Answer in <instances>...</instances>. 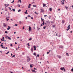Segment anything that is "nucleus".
Listing matches in <instances>:
<instances>
[{
	"label": "nucleus",
	"instance_id": "1",
	"mask_svg": "<svg viewBox=\"0 0 73 73\" xmlns=\"http://www.w3.org/2000/svg\"><path fill=\"white\" fill-rule=\"evenodd\" d=\"M67 28L68 29H66V31H69L70 28V25H68V26L67 27Z\"/></svg>",
	"mask_w": 73,
	"mask_h": 73
},
{
	"label": "nucleus",
	"instance_id": "2",
	"mask_svg": "<svg viewBox=\"0 0 73 73\" xmlns=\"http://www.w3.org/2000/svg\"><path fill=\"white\" fill-rule=\"evenodd\" d=\"M31 61V58H30L28 57V58H27V62H29Z\"/></svg>",
	"mask_w": 73,
	"mask_h": 73
},
{
	"label": "nucleus",
	"instance_id": "3",
	"mask_svg": "<svg viewBox=\"0 0 73 73\" xmlns=\"http://www.w3.org/2000/svg\"><path fill=\"white\" fill-rule=\"evenodd\" d=\"M29 31H31V27L29 26Z\"/></svg>",
	"mask_w": 73,
	"mask_h": 73
},
{
	"label": "nucleus",
	"instance_id": "4",
	"mask_svg": "<svg viewBox=\"0 0 73 73\" xmlns=\"http://www.w3.org/2000/svg\"><path fill=\"white\" fill-rule=\"evenodd\" d=\"M5 5L6 7H7L8 6H9V4H5Z\"/></svg>",
	"mask_w": 73,
	"mask_h": 73
},
{
	"label": "nucleus",
	"instance_id": "5",
	"mask_svg": "<svg viewBox=\"0 0 73 73\" xmlns=\"http://www.w3.org/2000/svg\"><path fill=\"white\" fill-rule=\"evenodd\" d=\"M8 28L7 29V30H9V29H11V28H10V27H9V26H8Z\"/></svg>",
	"mask_w": 73,
	"mask_h": 73
},
{
	"label": "nucleus",
	"instance_id": "6",
	"mask_svg": "<svg viewBox=\"0 0 73 73\" xmlns=\"http://www.w3.org/2000/svg\"><path fill=\"white\" fill-rule=\"evenodd\" d=\"M6 19H7V21H8V20H9V19H7V18H9V17H6Z\"/></svg>",
	"mask_w": 73,
	"mask_h": 73
},
{
	"label": "nucleus",
	"instance_id": "7",
	"mask_svg": "<svg viewBox=\"0 0 73 73\" xmlns=\"http://www.w3.org/2000/svg\"><path fill=\"white\" fill-rule=\"evenodd\" d=\"M3 27H7V25L5 24L4 23L3 24Z\"/></svg>",
	"mask_w": 73,
	"mask_h": 73
},
{
	"label": "nucleus",
	"instance_id": "8",
	"mask_svg": "<svg viewBox=\"0 0 73 73\" xmlns=\"http://www.w3.org/2000/svg\"><path fill=\"white\" fill-rule=\"evenodd\" d=\"M61 2L63 4H64V0H63L61 1Z\"/></svg>",
	"mask_w": 73,
	"mask_h": 73
},
{
	"label": "nucleus",
	"instance_id": "9",
	"mask_svg": "<svg viewBox=\"0 0 73 73\" xmlns=\"http://www.w3.org/2000/svg\"><path fill=\"white\" fill-rule=\"evenodd\" d=\"M58 57V58H61V56H57Z\"/></svg>",
	"mask_w": 73,
	"mask_h": 73
},
{
	"label": "nucleus",
	"instance_id": "10",
	"mask_svg": "<svg viewBox=\"0 0 73 73\" xmlns=\"http://www.w3.org/2000/svg\"><path fill=\"white\" fill-rule=\"evenodd\" d=\"M34 50H36V48L35 46H34Z\"/></svg>",
	"mask_w": 73,
	"mask_h": 73
},
{
	"label": "nucleus",
	"instance_id": "11",
	"mask_svg": "<svg viewBox=\"0 0 73 73\" xmlns=\"http://www.w3.org/2000/svg\"><path fill=\"white\" fill-rule=\"evenodd\" d=\"M31 4H29V6H28V8H30V7H31Z\"/></svg>",
	"mask_w": 73,
	"mask_h": 73
},
{
	"label": "nucleus",
	"instance_id": "12",
	"mask_svg": "<svg viewBox=\"0 0 73 73\" xmlns=\"http://www.w3.org/2000/svg\"><path fill=\"white\" fill-rule=\"evenodd\" d=\"M41 12H44V10L43 9H41Z\"/></svg>",
	"mask_w": 73,
	"mask_h": 73
},
{
	"label": "nucleus",
	"instance_id": "13",
	"mask_svg": "<svg viewBox=\"0 0 73 73\" xmlns=\"http://www.w3.org/2000/svg\"><path fill=\"white\" fill-rule=\"evenodd\" d=\"M31 50L32 52H33V48H31Z\"/></svg>",
	"mask_w": 73,
	"mask_h": 73
},
{
	"label": "nucleus",
	"instance_id": "14",
	"mask_svg": "<svg viewBox=\"0 0 73 73\" xmlns=\"http://www.w3.org/2000/svg\"><path fill=\"white\" fill-rule=\"evenodd\" d=\"M45 6H46V4L44 3L43 4V7H44Z\"/></svg>",
	"mask_w": 73,
	"mask_h": 73
},
{
	"label": "nucleus",
	"instance_id": "15",
	"mask_svg": "<svg viewBox=\"0 0 73 73\" xmlns=\"http://www.w3.org/2000/svg\"><path fill=\"white\" fill-rule=\"evenodd\" d=\"M32 71L33 72H35V73L36 72V71H35V70H32Z\"/></svg>",
	"mask_w": 73,
	"mask_h": 73
},
{
	"label": "nucleus",
	"instance_id": "16",
	"mask_svg": "<svg viewBox=\"0 0 73 73\" xmlns=\"http://www.w3.org/2000/svg\"><path fill=\"white\" fill-rule=\"evenodd\" d=\"M63 48V46H61L59 48Z\"/></svg>",
	"mask_w": 73,
	"mask_h": 73
},
{
	"label": "nucleus",
	"instance_id": "17",
	"mask_svg": "<svg viewBox=\"0 0 73 73\" xmlns=\"http://www.w3.org/2000/svg\"><path fill=\"white\" fill-rule=\"evenodd\" d=\"M39 56H40V55H39V54H38L37 55V56H36V58H37V57H39Z\"/></svg>",
	"mask_w": 73,
	"mask_h": 73
},
{
	"label": "nucleus",
	"instance_id": "18",
	"mask_svg": "<svg viewBox=\"0 0 73 73\" xmlns=\"http://www.w3.org/2000/svg\"><path fill=\"white\" fill-rule=\"evenodd\" d=\"M47 22L48 24H50V22H49V21H48Z\"/></svg>",
	"mask_w": 73,
	"mask_h": 73
},
{
	"label": "nucleus",
	"instance_id": "19",
	"mask_svg": "<svg viewBox=\"0 0 73 73\" xmlns=\"http://www.w3.org/2000/svg\"><path fill=\"white\" fill-rule=\"evenodd\" d=\"M19 23L20 24H21L22 23V22H21V21L19 22Z\"/></svg>",
	"mask_w": 73,
	"mask_h": 73
},
{
	"label": "nucleus",
	"instance_id": "20",
	"mask_svg": "<svg viewBox=\"0 0 73 73\" xmlns=\"http://www.w3.org/2000/svg\"><path fill=\"white\" fill-rule=\"evenodd\" d=\"M33 55H34V56H36V53H35V52H34L33 54Z\"/></svg>",
	"mask_w": 73,
	"mask_h": 73
},
{
	"label": "nucleus",
	"instance_id": "21",
	"mask_svg": "<svg viewBox=\"0 0 73 73\" xmlns=\"http://www.w3.org/2000/svg\"><path fill=\"white\" fill-rule=\"evenodd\" d=\"M60 69L61 70H64V68H60Z\"/></svg>",
	"mask_w": 73,
	"mask_h": 73
},
{
	"label": "nucleus",
	"instance_id": "22",
	"mask_svg": "<svg viewBox=\"0 0 73 73\" xmlns=\"http://www.w3.org/2000/svg\"><path fill=\"white\" fill-rule=\"evenodd\" d=\"M52 8H50L49 9L50 11L51 12V11H52Z\"/></svg>",
	"mask_w": 73,
	"mask_h": 73
},
{
	"label": "nucleus",
	"instance_id": "23",
	"mask_svg": "<svg viewBox=\"0 0 73 73\" xmlns=\"http://www.w3.org/2000/svg\"><path fill=\"white\" fill-rule=\"evenodd\" d=\"M13 12H15V9H13H13L12 10H11V11H13Z\"/></svg>",
	"mask_w": 73,
	"mask_h": 73
},
{
	"label": "nucleus",
	"instance_id": "24",
	"mask_svg": "<svg viewBox=\"0 0 73 73\" xmlns=\"http://www.w3.org/2000/svg\"><path fill=\"white\" fill-rule=\"evenodd\" d=\"M8 38L9 40H11V38L9 37H8Z\"/></svg>",
	"mask_w": 73,
	"mask_h": 73
},
{
	"label": "nucleus",
	"instance_id": "25",
	"mask_svg": "<svg viewBox=\"0 0 73 73\" xmlns=\"http://www.w3.org/2000/svg\"><path fill=\"white\" fill-rule=\"evenodd\" d=\"M9 53V51H8V52H7L6 53V54H8V53Z\"/></svg>",
	"mask_w": 73,
	"mask_h": 73
},
{
	"label": "nucleus",
	"instance_id": "26",
	"mask_svg": "<svg viewBox=\"0 0 73 73\" xmlns=\"http://www.w3.org/2000/svg\"><path fill=\"white\" fill-rule=\"evenodd\" d=\"M43 28V29H45V28H46V26H45Z\"/></svg>",
	"mask_w": 73,
	"mask_h": 73
},
{
	"label": "nucleus",
	"instance_id": "27",
	"mask_svg": "<svg viewBox=\"0 0 73 73\" xmlns=\"http://www.w3.org/2000/svg\"><path fill=\"white\" fill-rule=\"evenodd\" d=\"M66 55H67L68 56H69V54H68V53L66 52Z\"/></svg>",
	"mask_w": 73,
	"mask_h": 73
},
{
	"label": "nucleus",
	"instance_id": "28",
	"mask_svg": "<svg viewBox=\"0 0 73 73\" xmlns=\"http://www.w3.org/2000/svg\"><path fill=\"white\" fill-rule=\"evenodd\" d=\"M21 11V9H19V10L18 11V12H20Z\"/></svg>",
	"mask_w": 73,
	"mask_h": 73
},
{
	"label": "nucleus",
	"instance_id": "29",
	"mask_svg": "<svg viewBox=\"0 0 73 73\" xmlns=\"http://www.w3.org/2000/svg\"><path fill=\"white\" fill-rule=\"evenodd\" d=\"M62 22L63 23H64V20H62Z\"/></svg>",
	"mask_w": 73,
	"mask_h": 73
},
{
	"label": "nucleus",
	"instance_id": "30",
	"mask_svg": "<svg viewBox=\"0 0 73 73\" xmlns=\"http://www.w3.org/2000/svg\"><path fill=\"white\" fill-rule=\"evenodd\" d=\"M44 21H43V23H42V24H43V25H44Z\"/></svg>",
	"mask_w": 73,
	"mask_h": 73
},
{
	"label": "nucleus",
	"instance_id": "31",
	"mask_svg": "<svg viewBox=\"0 0 73 73\" xmlns=\"http://www.w3.org/2000/svg\"><path fill=\"white\" fill-rule=\"evenodd\" d=\"M41 20H42V21H44V19H42V18H41Z\"/></svg>",
	"mask_w": 73,
	"mask_h": 73
},
{
	"label": "nucleus",
	"instance_id": "32",
	"mask_svg": "<svg viewBox=\"0 0 73 73\" xmlns=\"http://www.w3.org/2000/svg\"><path fill=\"white\" fill-rule=\"evenodd\" d=\"M5 33H8V31H5Z\"/></svg>",
	"mask_w": 73,
	"mask_h": 73
},
{
	"label": "nucleus",
	"instance_id": "33",
	"mask_svg": "<svg viewBox=\"0 0 73 73\" xmlns=\"http://www.w3.org/2000/svg\"><path fill=\"white\" fill-rule=\"evenodd\" d=\"M32 38H30L29 39V40H32Z\"/></svg>",
	"mask_w": 73,
	"mask_h": 73
},
{
	"label": "nucleus",
	"instance_id": "34",
	"mask_svg": "<svg viewBox=\"0 0 73 73\" xmlns=\"http://www.w3.org/2000/svg\"><path fill=\"white\" fill-rule=\"evenodd\" d=\"M18 6L19 7H20V5L18 4Z\"/></svg>",
	"mask_w": 73,
	"mask_h": 73
},
{
	"label": "nucleus",
	"instance_id": "35",
	"mask_svg": "<svg viewBox=\"0 0 73 73\" xmlns=\"http://www.w3.org/2000/svg\"><path fill=\"white\" fill-rule=\"evenodd\" d=\"M32 64H31L30 66V67L31 68H32Z\"/></svg>",
	"mask_w": 73,
	"mask_h": 73
},
{
	"label": "nucleus",
	"instance_id": "36",
	"mask_svg": "<svg viewBox=\"0 0 73 73\" xmlns=\"http://www.w3.org/2000/svg\"><path fill=\"white\" fill-rule=\"evenodd\" d=\"M33 7H36V5H33Z\"/></svg>",
	"mask_w": 73,
	"mask_h": 73
},
{
	"label": "nucleus",
	"instance_id": "37",
	"mask_svg": "<svg viewBox=\"0 0 73 73\" xmlns=\"http://www.w3.org/2000/svg\"><path fill=\"white\" fill-rule=\"evenodd\" d=\"M25 14H28L27 12H26V11L25 12Z\"/></svg>",
	"mask_w": 73,
	"mask_h": 73
},
{
	"label": "nucleus",
	"instance_id": "38",
	"mask_svg": "<svg viewBox=\"0 0 73 73\" xmlns=\"http://www.w3.org/2000/svg\"><path fill=\"white\" fill-rule=\"evenodd\" d=\"M12 57H15V55H13V56H12Z\"/></svg>",
	"mask_w": 73,
	"mask_h": 73
},
{
	"label": "nucleus",
	"instance_id": "39",
	"mask_svg": "<svg viewBox=\"0 0 73 73\" xmlns=\"http://www.w3.org/2000/svg\"><path fill=\"white\" fill-rule=\"evenodd\" d=\"M18 2H19V1H20V3H21V0H19L18 1Z\"/></svg>",
	"mask_w": 73,
	"mask_h": 73
},
{
	"label": "nucleus",
	"instance_id": "40",
	"mask_svg": "<svg viewBox=\"0 0 73 73\" xmlns=\"http://www.w3.org/2000/svg\"><path fill=\"white\" fill-rule=\"evenodd\" d=\"M52 27H53V28H54V27H55V26L54 25H53L52 26Z\"/></svg>",
	"mask_w": 73,
	"mask_h": 73
},
{
	"label": "nucleus",
	"instance_id": "41",
	"mask_svg": "<svg viewBox=\"0 0 73 73\" xmlns=\"http://www.w3.org/2000/svg\"><path fill=\"white\" fill-rule=\"evenodd\" d=\"M71 72H73V68H72L71 70Z\"/></svg>",
	"mask_w": 73,
	"mask_h": 73
},
{
	"label": "nucleus",
	"instance_id": "42",
	"mask_svg": "<svg viewBox=\"0 0 73 73\" xmlns=\"http://www.w3.org/2000/svg\"><path fill=\"white\" fill-rule=\"evenodd\" d=\"M8 36H6V37H5V38H8Z\"/></svg>",
	"mask_w": 73,
	"mask_h": 73
},
{
	"label": "nucleus",
	"instance_id": "43",
	"mask_svg": "<svg viewBox=\"0 0 73 73\" xmlns=\"http://www.w3.org/2000/svg\"><path fill=\"white\" fill-rule=\"evenodd\" d=\"M27 45H28V46H30V45H29V43H28L27 44Z\"/></svg>",
	"mask_w": 73,
	"mask_h": 73
},
{
	"label": "nucleus",
	"instance_id": "44",
	"mask_svg": "<svg viewBox=\"0 0 73 73\" xmlns=\"http://www.w3.org/2000/svg\"><path fill=\"white\" fill-rule=\"evenodd\" d=\"M47 16V15H44V17H46Z\"/></svg>",
	"mask_w": 73,
	"mask_h": 73
},
{
	"label": "nucleus",
	"instance_id": "45",
	"mask_svg": "<svg viewBox=\"0 0 73 73\" xmlns=\"http://www.w3.org/2000/svg\"><path fill=\"white\" fill-rule=\"evenodd\" d=\"M3 46V44H1V45H0V46H1V47Z\"/></svg>",
	"mask_w": 73,
	"mask_h": 73
},
{
	"label": "nucleus",
	"instance_id": "46",
	"mask_svg": "<svg viewBox=\"0 0 73 73\" xmlns=\"http://www.w3.org/2000/svg\"><path fill=\"white\" fill-rule=\"evenodd\" d=\"M35 13L37 15V14H38L37 13H36V12H35Z\"/></svg>",
	"mask_w": 73,
	"mask_h": 73
},
{
	"label": "nucleus",
	"instance_id": "47",
	"mask_svg": "<svg viewBox=\"0 0 73 73\" xmlns=\"http://www.w3.org/2000/svg\"><path fill=\"white\" fill-rule=\"evenodd\" d=\"M65 8H66V9H68V7H66V6L65 7Z\"/></svg>",
	"mask_w": 73,
	"mask_h": 73
},
{
	"label": "nucleus",
	"instance_id": "48",
	"mask_svg": "<svg viewBox=\"0 0 73 73\" xmlns=\"http://www.w3.org/2000/svg\"><path fill=\"white\" fill-rule=\"evenodd\" d=\"M47 54H49V52H47Z\"/></svg>",
	"mask_w": 73,
	"mask_h": 73
},
{
	"label": "nucleus",
	"instance_id": "49",
	"mask_svg": "<svg viewBox=\"0 0 73 73\" xmlns=\"http://www.w3.org/2000/svg\"><path fill=\"white\" fill-rule=\"evenodd\" d=\"M14 3V0H13L12 2H11V3Z\"/></svg>",
	"mask_w": 73,
	"mask_h": 73
},
{
	"label": "nucleus",
	"instance_id": "50",
	"mask_svg": "<svg viewBox=\"0 0 73 73\" xmlns=\"http://www.w3.org/2000/svg\"><path fill=\"white\" fill-rule=\"evenodd\" d=\"M31 17V19H33V17Z\"/></svg>",
	"mask_w": 73,
	"mask_h": 73
},
{
	"label": "nucleus",
	"instance_id": "51",
	"mask_svg": "<svg viewBox=\"0 0 73 73\" xmlns=\"http://www.w3.org/2000/svg\"><path fill=\"white\" fill-rule=\"evenodd\" d=\"M15 26H17L18 25L17 24H15Z\"/></svg>",
	"mask_w": 73,
	"mask_h": 73
},
{
	"label": "nucleus",
	"instance_id": "52",
	"mask_svg": "<svg viewBox=\"0 0 73 73\" xmlns=\"http://www.w3.org/2000/svg\"><path fill=\"white\" fill-rule=\"evenodd\" d=\"M3 49H5V48L4 46L3 47Z\"/></svg>",
	"mask_w": 73,
	"mask_h": 73
},
{
	"label": "nucleus",
	"instance_id": "53",
	"mask_svg": "<svg viewBox=\"0 0 73 73\" xmlns=\"http://www.w3.org/2000/svg\"><path fill=\"white\" fill-rule=\"evenodd\" d=\"M13 54H11V56H13Z\"/></svg>",
	"mask_w": 73,
	"mask_h": 73
},
{
	"label": "nucleus",
	"instance_id": "54",
	"mask_svg": "<svg viewBox=\"0 0 73 73\" xmlns=\"http://www.w3.org/2000/svg\"><path fill=\"white\" fill-rule=\"evenodd\" d=\"M60 36H61V35H59L58 36L59 37H60Z\"/></svg>",
	"mask_w": 73,
	"mask_h": 73
},
{
	"label": "nucleus",
	"instance_id": "55",
	"mask_svg": "<svg viewBox=\"0 0 73 73\" xmlns=\"http://www.w3.org/2000/svg\"><path fill=\"white\" fill-rule=\"evenodd\" d=\"M45 25H46V23H44Z\"/></svg>",
	"mask_w": 73,
	"mask_h": 73
},
{
	"label": "nucleus",
	"instance_id": "56",
	"mask_svg": "<svg viewBox=\"0 0 73 73\" xmlns=\"http://www.w3.org/2000/svg\"><path fill=\"white\" fill-rule=\"evenodd\" d=\"M2 39L3 40H4V37H3V38H2Z\"/></svg>",
	"mask_w": 73,
	"mask_h": 73
},
{
	"label": "nucleus",
	"instance_id": "57",
	"mask_svg": "<svg viewBox=\"0 0 73 73\" xmlns=\"http://www.w3.org/2000/svg\"><path fill=\"white\" fill-rule=\"evenodd\" d=\"M40 28H38V31H39V30H40Z\"/></svg>",
	"mask_w": 73,
	"mask_h": 73
},
{
	"label": "nucleus",
	"instance_id": "58",
	"mask_svg": "<svg viewBox=\"0 0 73 73\" xmlns=\"http://www.w3.org/2000/svg\"><path fill=\"white\" fill-rule=\"evenodd\" d=\"M23 29H24V27H23Z\"/></svg>",
	"mask_w": 73,
	"mask_h": 73
},
{
	"label": "nucleus",
	"instance_id": "59",
	"mask_svg": "<svg viewBox=\"0 0 73 73\" xmlns=\"http://www.w3.org/2000/svg\"><path fill=\"white\" fill-rule=\"evenodd\" d=\"M28 17H31L30 15H29L28 16Z\"/></svg>",
	"mask_w": 73,
	"mask_h": 73
},
{
	"label": "nucleus",
	"instance_id": "60",
	"mask_svg": "<svg viewBox=\"0 0 73 73\" xmlns=\"http://www.w3.org/2000/svg\"><path fill=\"white\" fill-rule=\"evenodd\" d=\"M5 49H8V47H6L5 48Z\"/></svg>",
	"mask_w": 73,
	"mask_h": 73
},
{
	"label": "nucleus",
	"instance_id": "61",
	"mask_svg": "<svg viewBox=\"0 0 73 73\" xmlns=\"http://www.w3.org/2000/svg\"><path fill=\"white\" fill-rule=\"evenodd\" d=\"M25 18H26V19H28V18L27 17H26Z\"/></svg>",
	"mask_w": 73,
	"mask_h": 73
},
{
	"label": "nucleus",
	"instance_id": "62",
	"mask_svg": "<svg viewBox=\"0 0 73 73\" xmlns=\"http://www.w3.org/2000/svg\"><path fill=\"white\" fill-rule=\"evenodd\" d=\"M33 3H35V2H33L31 3V4H33Z\"/></svg>",
	"mask_w": 73,
	"mask_h": 73
},
{
	"label": "nucleus",
	"instance_id": "63",
	"mask_svg": "<svg viewBox=\"0 0 73 73\" xmlns=\"http://www.w3.org/2000/svg\"><path fill=\"white\" fill-rule=\"evenodd\" d=\"M14 34H16V32H14Z\"/></svg>",
	"mask_w": 73,
	"mask_h": 73
},
{
	"label": "nucleus",
	"instance_id": "64",
	"mask_svg": "<svg viewBox=\"0 0 73 73\" xmlns=\"http://www.w3.org/2000/svg\"><path fill=\"white\" fill-rule=\"evenodd\" d=\"M10 73H13V72H12L11 71L10 72Z\"/></svg>",
	"mask_w": 73,
	"mask_h": 73
}]
</instances>
